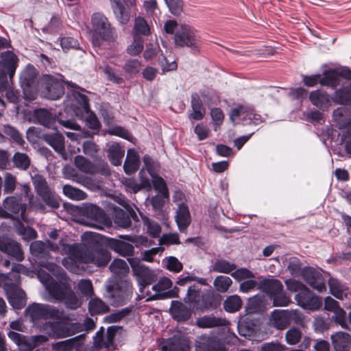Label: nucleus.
Wrapping results in <instances>:
<instances>
[{
  "label": "nucleus",
  "mask_w": 351,
  "mask_h": 351,
  "mask_svg": "<svg viewBox=\"0 0 351 351\" xmlns=\"http://www.w3.org/2000/svg\"><path fill=\"white\" fill-rule=\"evenodd\" d=\"M82 243L64 246L68 258L75 263H93L98 267L106 265L111 256L99 241V235L85 232L82 236Z\"/></svg>",
  "instance_id": "1"
},
{
  "label": "nucleus",
  "mask_w": 351,
  "mask_h": 351,
  "mask_svg": "<svg viewBox=\"0 0 351 351\" xmlns=\"http://www.w3.org/2000/svg\"><path fill=\"white\" fill-rule=\"evenodd\" d=\"M42 265L50 271L54 276L60 278L59 282L54 280L45 289L49 295V298H47V300L49 301L56 302L63 301L65 298V294L71 287V285L66 278V274L64 270L60 267L51 263H43Z\"/></svg>",
  "instance_id": "2"
},
{
  "label": "nucleus",
  "mask_w": 351,
  "mask_h": 351,
  "mask_svg": "<svg viewBox=\"0 0 351 351\" xmlns=\"http://www.w3.org/2000/svg\"><path fill=\"white\" fill-rule=\"evenodd\" d=\"M49 322L45 325L48 335L53 339H62L83 331V326L77 322H70L69 317L64 315L63 319Z\"/></svg>",
  "instance_id": "3"
},
{
  "label": "nucleus",
  "mask_w": 351,
  "mask_h": 351,
  "mask_svg": "<svg viewBox=\"0 0 351 351\" xmlns=\"http://www.w3.org/2000/svg\"><path fill=\"white\" fill-rule=\"evenodd\" d=\"M0 287L3 288L10 303L14 308H21L25 305V292L17 286L10 274H0Z\"/></svg>",
  "instance_id": "4"
},
{
  "label": "nucleus",
  "mask_w": 351,
  "mask_h": 351,
  "mask_svg": "<svg viewBox=\"0 0 351 351\" xmlns=\"http://www.w3.org/2000/svg\"><path fill=\"white\" fill-rule=\"evenodd\" d=\"M32 181L36 193L47 206L52 208H58L60 206L58 197L43 176L38 173L32 175Z\"/></svg>",
  "instance_id": "5"
},
{
  "label": "nucleus",
  "mask_w": 351,
  "mask_h": 351,
  "mask_svg": "<svg viewBox=\"0 0 351 351\" xmlns=\"http://www.w3.org/2000/svg\"><path fill=\"white\" fill-rule=\"evenodd\" d=\"M0 57V91H2L8 86V75L10 80L14 77L19 58L11 51L2 52Z\"/></svg>",
  "instance_id": "6"
},
{
  "label": "nucleus",
  "mask_w": 351,
  "mask_h": 351,
  "mask_svg": "<svg viewBox=\"0 0 351 351\" xmlns=\"http://www.w3.org/2000/svg\"><path fill=\"white\" fill-rule=\"evenodd\" d=\"M26 313L34 321L64 318L62 311L49 304L34 303L27 308Z\"/></svg>",
  "instance_id": "7"
},
{
  "label": "nucleus",
  "mask_w": 351,
  "mask_h": 351,
  "mask_svg": "<svg viewBox=\"0 0 351 351\" xmlns=\"http://www.w3.org/2000/svg\"><path fill=\"white\" fill-rule=\"evenodd\" d=\"M128 261L134 276L136 277L138 284L140 286V291L143 292L145 287L156 281V276L154 271L142 265L139 260L129 258Z\"/></svg>",
  "instance_id": "8"
},
{
  "label": "nucleus",
  "mask_w": 351,
  "mask_h": 351,
  "mask_svg": "<svg viewBox=\"0 0 351 351\" xmlns=\"http://www.w3.org/2000/svg\"><path fill=\"white\" fill-rule=\"evenodd\" d=\"M64 246H71L60 241L59 244L54 243L49 240L45 242L36 241L30 244L29 250L31 254L37 258H47L49 255V251L60 252L62 254H65L64 250Z\"/></svg>",
  "instance_id": "9"
},
{
  "label": "nucleus",
  "mask_w": 351,
  "mask_h": 351,
  "mask_svg": "<svg viewBox=\"0 0 351 351\" xmlns=\"http://www.w3.org/2000/svg\"><path fill=\"white\" fill-rule=\"evenodd\" d=\"M93 27L95 33L103 40H113L116 37L115 29L111 27L108 19L99 13L92 17Z\"/></svg>",
  "instance_id": "10"
},
{
  "label": "nucleus",
  "mask_w": 351,
  "mask_h": 351,
  "mask_svg": "<svg viewBox=\"0 0 351 351\" xmlns=\"http://www.w3.org/2000/svg\"><path fill=\"white\" fill-rule=\"evenodd\" d=\"M294 298L300 306L311 311H317L322 305V299L313 294L307 287L301 293H298Z\"/></svg>",
  "instance_id": "11"
},
{
  "label": "nucleus",
  "mask_w": 351,
  "mask_h": 351,
  "mask_svg": "<svg viewBox=\"0 0 351 351\" xmlns=\"http://www.w3.org/2000/svg\"><path fill=\"white\" fill-rule=\"evenodd\" d=\"M3 206L8 213L11 214V218L19 220L25 219L27 206L22 202L21 198L16 196L7 197L3 202Z\"/></svg>",
  "instance_id": "12"
},
{
  "label": "nucleus",
  "mask_w": 351,
  "mask_h": 351,
  "mask_svg": "<svg viewBox=\"0 0 351 351\" xmlns=\"http://www.w3.org/2000/svg\"><path fill=\"white\" fill-rule=\"evenodd\" d=\"M343 79L351 81V71L348 69L330 70L324 73L319 82L326 86L336 87L339 85Z\"/></svg>",
  "instance_id": "13"
},
{
  "label": "nucleus",
  "mask_w": 351,
  "mask_h": 351,
  "mask_svg": "<svg viewBox=\"0 0 351 351\" xmlns=\"http://www.w3.org/2000/svg\"><path fill=\"white\" fill-rule=\"evenodd\" d=\"M174 41L177 46L193 47L196 44L195 33L189 26L181 25L176 30Z\"/></svg>",
  "instance_id": "14"
},
{
  "label": "nucleus",
  "mask_w": 351,
  "mask_h": 351,
  "mask_svg": "<svg viewBox=\"0 0 351 351\" xmlns=\"http://www.w3.org/2000/svg\"><path fill=\"white\" fill-rule=\"evenodd\" d=\"M0 251L14 258L17 261L24 259V253L21 244L7 237H0Z\"/></svg>",
  "instance_id": "15"
},
{
  "label": "nucleus",
  "mask_w": 351,
  "mask_h": 351,
  "mask_svg": "<svg viewBox=\"0 0 351 351\" xmlns=\"http://www.w3.org/2000/svg\"><path fill=\"white\" fill-rule=\"evenodd\" d=\"M122 328L117 326H110L107 329L106 337H104L102 332H98L94 339V343L97 349H102L104 348L110 349L113 348L114 339L119 330Z\"/></svg>",
  "instance_id": "16"
},
{
  "label": "nucleus",
  "mask_w": 351,
  "mask_h": 351,
  "mask_svg": "<svg viewBox=\"0 0 351 351\" xmlns=\"http://www.w3.org/2000/svg\"><path fill=\"white\" fill-rule=\"evenodd\" d=\"M302 276L306 283L313 289L320 293L326 291L324 279L319 271L313 268L305 269L302 272Z\"/></svg>",
  "instance_id": "17"
},
{
  "label": "nucleus",
  "mask_w": 351,
  "mask_h": 351,
  "mask_svg": "<svg viewBox=\"0 0 351 351\" xmlns=\"http://www.w3.org/2000/svg\"><path fill=\"white\" fill-rule=\"evenodd\" d=\"M42 138L53 149L58 153L63 159L66 160L67 156L65 152L64 138L60 133L45 134Z\"/></svg>",
  "instance_id": "18"
},
{
  "label": "nucleus",
  "mask_w": 351,
  "mask_h": 351,
  "mask_svg": "<svg viewBox=\"0 0 351 351\" xmlns=\"http://www.w3.org/2000/svg\"><path fill=\"white\" fill-rule=\"evenodd\" d=\"M47 97L52 100L60 98L64 94V87L60 81L51 75L45 76Z\"/></svg>",
  "instance_id": "19"
},
{
  "label": "nucleus",
  "mask_w": 351,
  "mask_h": 351,
  "mask_svg": "<svg viewBox=\"0 0 351 351\" xmlns=\"http://www.w3.org/2000/svg\"><path fill=\"white\" fill-rule=\"evenodd\" d=\"M267 324L277 330H284L289 326L287 310L273 311L267 321Z\"/></svg>",
  "instance_id": "20"
},
{
  "label": "nucleus",
  "mask_w": 351,
  "mask_h": 351,
  "mask_svg": "<svg viewBox=\"0 0 351 351\" xmlns=\"http://www.w3.org/2000/svg\"><path fill=\"white\" fill-rule=\"evenodd\" d=\"M335 351H350L351 335L343 331L336 332L330 336Z\"/></svg>",
  "instance_id": "21"
},
{
  "label": "nucleus",
  "mask_w": 351,
  "mask_h": 351,
  "mask_svg": "<svg viewBox=\"0 0 351 351\" xmlns=\"http://www.w3.org/2000/svg\"><path fill=\"white\" fill-rule=\"evenodd\" d=\"M162 351H189V345L184 338L173 336L161 345Z\"/></svg>",
  "instance_id": "22"
},
{
  "label": "nucleus",
  "mask_w": 351,
  "mask_h": 351,
  "mask_svg": "<svg viewBox=\"0 0 351 351\" xmlns=\"http://www.w3.org/2000/svg\"><path fill=\"white\" fill-rule=\"evenodd\" d=\"M228 321L224 318L206 315L197 319L195 324L201 328H208L224 326L228 324Z\"/></svg>",
  "instance_id": "23"
},
{
  "label": "nucleus",
  "mask_w": 351,
  "mask_h": 351,
  "mask_svg": "<svg viewBox=\"0 0 351 351\" xmlns=\"http://www.w3.org/2000/svg\"><path fill=\"white\" fill-rule=\"evenodd\" d=\"M125 289L124 291L112 289L110 292L108 297L111 298L112 304L114 305H121L128 300L132 295V286L127 282L124 283Z\"/></svg>",
  "instance_id": "24"
},
{
  "label": "nucleus",
  "mask_w": 351,
  "mask_h": 351,
  "mask_svg": "<svg viewBox=\"0 0 351 351\" xmlns=\"http://www.w3.org/2000/svg\"><path fill=\"white\" fill-rule=\"evenodd\" d=\"M258 288L267 295L273 296L282 291V283L276 279H264L258 283Z\"/></svg>",
  "instance_id": "25"
},
{
  "label": "nucleus",
  "mask_w": 351,
  "mask_h": 351,
  "mask_svg": "<svg viewBox=\"0 0 351 351\" xmlns=\"http://www.w3.org/2000/svg\"><path fill=\"white\" fill-rule=\"evenodd\" d=\"M108 245L114 252L123 256H132L134 251L132 245L114 239L108 240Z\"/></svg>",
  "instance_id": "26"
},
{
  "label": "nucleus",
  "mask_w": 351,
  "mask_h": 351,
  "mask_svg": "<svg viewBox=\"0 0 351 351\" xmlns=\"http://www.w3.org/2000/svg\"><path fill=\"white\" fill-rule=\"evenodd\" d=\"M176 221L181 232L184 231L191 223V215L188 207L184 204H179L176 212Z\"/></svg>",
  "instance_id": "27"
},
{
  "label": "nucleus",
  "mask_w": 351,
  "mask_h": 351,
  "mask_svg": "<svg viewBox=\"0 0 351 351\" xmlns=\"http://www.w3.org/2000/svg\"><path fill=\"white\" fill-rule=\"evenodd\" d=\"M170 311L173 318L178 322L186 321L191 315V310L178 301L172 302Z\"/></svg>",
  "instance_id": "28"
},
{
  "label": "nucleus",
  "mask_w": 351,
  "mask_h": 351,
  "mask_svg": "<svg viewBox=\"0 0 351 351\" xmlns=\"http://www.w3.org/2000/svg\"><path fill=\"white\" fill-rule=\"evenodd\" d=\"M333 120L339 129H343L351 123V114L346 107L338 108L333 112Z\"/></svg>",
  "instance_id": "29"
},
{
  "label": "nucleus",
  "mask_w": 351,
  "mask_h": 351,
  "mask_svg": "<svg viewBox=\"0 0 351 351\" xmlns=\"http://www.w3.org/2000/svg\"><path fill=\"white\" fill-rule=\"evenodd\" d=\"M191 108L193 109V112L189 115L190 119L201 120L204 118L206 114V110L203 106L202 99L197 93L192 95Z\"/></svg>",
  "instance_id": "30"
},
{
  "label": "nucleus",
  "mask_w": 351,
  "mask_h": 351,
  "mask_svg": "<svg viewBox=\"0 0 351 351\" xmlns=\"http://www.w3.org/2000/svg\"><path fill=\"white\" fill-rule=\"evenodd\" d=\"M139 162V158L135 150L129 149L123 165L125 172L128 175L134 173L138 170Z\"/></svg>",
  "instance_id": "31"
},
{
  "label": "nucleus",
  "mask_w": 351,
  "mask_h": 351,
  "mask_svg": "<svg viewBox=\"0 0 351 351\" xmlns=\"http://www.w3.org/2000/svg\"><path fill=\"white\" fill-rule=\"evenodd\" d=\"M124 153V149L118 143H113L109 145L108 156L113 165H121Z\"/></svg>",
  "instance_id": "32"
},
{
  "label": "nucleus",
  "mask_w": 351,
  "mask_h": 351,
  "mask_svg": "<svg viewBox=\"0 0 351 351\" xmlns=\"http://www.w3.org/2000/svg\"><path fill=\"white\" fill-rule=\"evenodd\" d=\"M330 291L332 295L339 300H343L347 298V287L342 285L338 280L330 278L328 280Z\"/></svg>",
  "instance_id": "33"
},
{
  "label": "nucleus",
  "mask_w": 351,
  "mask_h": 351,
  "mask_svg": "<svg viewBox=\"0 0 351 351\" xmlns=\"http://www.w3.org/2000/svg\"><path fill=\"white\" fill-rule=\"evenodd\" d=\"M133 36H147L151 34V29L146 20L138 16L135 18L132 30Z\"/></svg>",
  "instance_id": "34"
},
{
  "label": "nucleus",
  "mask_w": 351,
  "mask_h": 351,
  "mask_svg": "<svg viewBox=\"0 0 351 351\" xmlns=\"http://www.w3.org/2000/svg\"><path fill=\"white\" fill-rule=\"evenodd\" d=\"M172 287V282L168 278L164 277L161 278L157 284L152 287V289L155 291L153 295L154 298H166L165 293Z\"/></svg>",
  "instance_id": "35"
},
{
  "label": "nucleus",
  "mask_w": 351,
  "mask_h": 351,
  "mask_svg": "<svg viewBox=\"0 0 351 351\" xmlns=\"http://www.w3.org/2000/svg\"><path fill=\"white\" fill-rule=\"evenodd\" d=\"M75 166L82 172L88 174L97 173L95 165L82 156H77L74 160Z\"/></svg>",
  "instance_id": "36"
},
{
  "label": "nucleus",
  "mask_w": 351,
  "mask_h": 351,
  "mask_svg": "<svg viewBox=\"0 0 351 351\" xmlns=\"http://www.w3.org/2000/svg\"><path fill=\"white\" fill-rule=\"evenodd\" d=\"M34 117L38 123L47 128H51L56 121V119L45 109L36 110Z\"/></svg>",
  "instance_id": "37"
},
{
  "label": "nucleus",
  "mask_w": 351,
  "mask_h": 351,
  "mask_svg": "<svg viewBox=\"0 0 351 351\" xmlns=\"http://www.w3.org/2000/svg\"><path fill=\"white\" fill-rule=\"evenodd\" d=\"M309 98L312 104L319 108L326 107L330 102L329 96L319 90L311 93Z\"/></svg>",
  "instance_id": "38"
},
{
  "label": "nucleus",
  "mask_w": 351,
  "mask_h": 351,
  "mask_svg": "<svg viewBox=\"0 0 351 351\" xmlns=\"http://www.w3.org/2000/svg\"><path fill=\"white\" fill-rule=\"evenodd\" d=\"M243 304L241 298L237 295L228 296L223 302L224 309L229 313L240 310Z\"/></svg>",
  "instance_id": "39"
},
{
  "label": "nucleus",
  "mask_w": 351,
  "mask_h": 351,
  "mask_svg": "<svg viewBox=\"0 0 351 351\" xmlns=\"http://www.w3.org/2000/svg\"><path fill=\"white\" fill-rule=\"evenodd\" d=\"M14 226L17 233L21 235L24 240L29 241L37 237L35 230L29 227H25L20 220L16 221Z\"/></svg>",
  "instance_id": "40"
},
{
  "label": "nucleus",
  "mask_w": 351,
  "mask_h": 351,
  "mask_svg": "<svg viewBox=\"0 0 351 351\" xmlns=\"http://www.w3.org/2000/svg\"><path fill=\"white\" fill-rule=\"evenodd\" d=\"M63 193L73 200H84L87 197V194L85 192L69 184L63 186Z\"/></svg>",
  "instance_id": "41"
},
{
  "label": "nucleus",
  "mask_w": 351,
  "mask_h": 351,
  "mask_svg": "<svg viewBox=\"0 0 351 351\" xmlns=\"http://www.w3.org/2000/svg\"><path fill=\"white\" fill-rule=\"evenodd\" d=\"M202 295L198 290H196L194 287H191L188 289V293L184 298V300L187 303L193 304L197 308L202 307L201 303L202 300Z\"/></svg>",
  "instance_id": "42"
},
{
  "label": "nucleus",
  "mask_w": 351,
  "mask_h": 351,
  "mask_svg": "<svg viewBox=\"0 0 351 351\" xmlns=\"http://www.w3.org/2000/svg\"><path fill=\"white\" fill-rule=\"evenodd\" d=\"M88 309L91 315H97L108 312L109 307L101 300L93 298L89 302Z\"/></svg>",
  "instance_id": "43"
},
{
  "label": "nucleus",
  "mask_w": 351,
  "mask_h": 351,
  "mask_svg": "<svg viewBox=\"0 0 351 351\" xmlns=\"http://www.w3.org/2000/svg\"><path fill=\"white\" fill-rule=\"evenodd\" d=\"M12 161L14 166L21 170L27 169L31 163L29 156L26 154L21 152H16L14 154Z\"/></svg>",
  "instance_id": "44"
},
{
  "label": "nucleus",
  "mask_w": 351,
  "mask_h": 351,
  "mask_svg": "<svg viewBox=\"0 0 351 351\" xmlns=\"http://www.w3.org/2000/svg\"><path fill=\"white\" fill-rule=\"evenodd\" d=\"M232 284V279L230 277L226 276H217L213 282V285L215 289L220 293L226 292Z\"/></svg>",
  "instance_id": "45"
},
{
  "label": "nucleus",
  "mask_w": 351,
  "mask_h": 351,
  "mask_svg": "<svg viewBox=\"0 0 351 351\" xmlns=\"http://www.w3.org/2000/svg\"><path fill=\"white\" fill-rule=\"evenodd\" d=\"M77 341L78 336L55 343L52 344V348L56 351H73Z\"/></svg>",
  "instance_id": "46"
},
{
  "label": "nucleus",
  "mask_w": 351,
  "mask_h": 351,
  "mask_svg": "<svg viewBox=\"0 0 351 351\" xmlns=\"http://www.w3.org/2000/svg\"><path fill=\"white\" fill-rule=\"evenodd\" d=\"M236 269V266L233 263L226 260H217L213 265V271L219 273L229 274Z\"/></svg>",
  "instance_id": "47"
},
{
  "label": "nucleus",
  "mask_w": 351,
  "mask_h": 351,
  "mask_svg": "<svg viewBox=\"0 0 351 351\" xmlns=\"http://www.w3.org/2000/svg\"><path fill=\"white\" fill-rule=\"evenodd\" d=\"M63 301H64V304L67 308L73 310L77 309L82 305L81 301L71 289V287H70L65 294V298Z\"/></svg>",
  "instance_id": "48"
},
{
  "label": "nucleus",
  "mask_w": 351,
  "mask_h": 351,
  "mask_svg": "<svg viewBox=\"0 0 351 351\" xmlns=\"http://www.w3.org/2000/svg\"><path fill=\"white\" fill-rule=\"evenodd\" d=\"M142 219L144 225L146 226L148 234L152 237H158L161 232L160 226L146 216H142Z\"/></svg>",
  "instance_id": "49"
},
{
  "label": "nucleus",
  "mask_w": 351,
  "mask_h": 351,
  "mask_svg": "<svg viewBox=\"0 0 351 351\" xmlns=\"http://www.w3.org/2000/svg\"><path fill=\"white\" fill-rule=\"evenodd\" d=\"M3 133L10 136L16 143L23 145L25 143L21 133L14 127L10 125H5L3 128Z\"/></svg>",
  "instance_id": "50"
},
{
  "label": "nucleus",
  "mask_w": 351,
  "mask_h": 351,
  "mask_svg": "<svg viewBox=\"0 0 351 351\" xmlns=\"http://www.w3.org/2000/svg\"><path fill=\"white\" fill-rule=\"evenodd\" d=\"M99 69L105 73L107 79L112 82L119 84L123 82V78L110 66L107 64L101 65Z\"/></svg>",
  "instance_id": "51"
},
{
  "label": "nucleus",
  "mask_w": 351,
  "mask_h": 351,
  "mask_svg": "<svg viewBox=\"0 0 351 351\" xmlns=\"http://www.w3.org/2000/svg\"><path fill=\"white\" fill-rule=\"evenodd\" d=\"M302 338V332L300 329L292 327L285 333V340L289 345H295L298 343Z\"/></svg>",
  "instance_id": "52"
},
{
  "label": "nucleus",
  "mask_w": 351,
  "mask_h": 351,
  "mask_svg": "<svg viewBox=\"0 0 351 351\" xmlns=\"http://www.w3.org/2000/svg\"><path fill=\"white\" fill-rule=\"evenodd\" d=\"M143 49V40L141 36H133L132 43L128 47L127 52L131 56H137Z\"/></svg>",
  "instance_id": "53"
},
{
  "label": "nucleus",
  "mask_w": 351,
  "mask_h": 351,
  "mask_svg": "<svg viewBox=\"0 0 351 351\" xmlns=\"http://www.w3.org/2000/svg\"><path fill=\"white\" fill-rule=\"evenodd\" d=\"M110 271L117 275L125 274L129 268L126 262L122 259H115L110 265Z\"/></svg>",
  "instance_id": "54"
},
{
  "label": "nucleus",
  "mask_w": 351,
  "mask_h": 351,
  "mask_svg": "<svg viewBox=\"0 0 351 351\" xmlns=\"http://www.w3.org/2000/svg\"><path fill=\"white\" fill-rule=\"evenodd\" d=\"M164 1L172 14L179 16L182 13L184 7L182 0H164Z\"/></svg>",
  "instance_id": "55"
},
{
  "label": "nucleus",
  "mask_w": 351,
  "mask_h": 351,
  "mask_svg": "<svg viewBox=\"0 0 351 351\" xmlns=\"http://www.w3.org/2000/svg\"><path fill=\"white\" fill-rule=\"evenodd\" d=\"M151 176L154 189L162 194L164 197H168V191L164 180L154 173H151Z\"/></svg>",
  "instance_id": "56"
},
{
  "label": "nucleus",
  "mask_w": 351,
  "mask_h": 351,
  "mask_svg": "<svg viewBox=\"0 0 351 351\" xmlns=\"http://www.w3.org/2000/svg\"><path fill=\"white\" fill-rule=\"evenodd\" d=\"M141 67V62L135 59H130L126 62L123 67V71L130 75L138 73Z\"/></svg>",
  "instance_id": "57"
},
{
  "label": "nucleus",
  "mask_w": 351,
  "mask_h": 351,
  "mask_svg": "<svg viewBox=\"0 0 351 351\" xmlns=\"http://www.w3.org/2000/svg\"><path fill=\"white\" fill-rule=\"evenodd\" d=\"M332 313H334V315L332 316V319L336 323L339 324L343 328L348 329V325L346 322V311L339 306Z\"/></svg>",
  "instance_id": "58"
},
{
  "label": "nucleus",
  "mask_w": 351,
  "mask_h": 351,
  "mask_svg": "<svg viewBox=\"0 0 351 351\" xmlns=\"http://www.w3.org/2000/svg\"><path fill=\"white\" fill-rule=\"evenodd\" d=\"M114 12L117 19L122 24H125L129 21L130 17V13L125 10V8L121 3L115 5Z\"/></svg>",
  "instance_id": "59"
},
{
  "label": "nucleus",
  "mask_w": 351,
  "mask_h": 351,
  "mask_svg": "<svg viewBox=\"0 0 351 351\" xmlns=\"http://www.w3.org/2000/svg\"><path fill=\"white\" fill-rule=\"evenodd\" d=\"M166 267L171 271L178 273L182 271L183 265L177 258L169 256L166 260Z\"/></svg>",
  "instance_id": "60"
},
{
  "label": "nucleus",
  "mask_w": 351,
  "mask_h": 351,
  "mask_svg": "<svg viewBox=\"0 0 351 351\" xmlns=\"http://www.w3.org/2000/svg\"><path fill=\"white\" fill-rule=\"evenodd\" d=\"M272 298L274 306H286L291 302L290 298L282 291L274 295Z\"/></svg>",
  "instance_id": "61"
},
{
  "label": "nucleus",
  "mask_w": 351,
  "mask_h": 351,
  "mask_svg": "<svg viewBox=\"0 0 351 351\" xmlns=\"http://www.w3.org/2000/svg\"><path fill=\"white\" fill-rule=\"evenodd\" d=\"M16 179L10 173L5 174V183L3 191L5 193H12L16 189Z\"/></svg>",
  "instance_id": "62"
},
{
  "label": "nucleus",
  "mask_w": 351,
  "mask_h": 351,
  "mask_svg": "<svg viewBox=\"0 0 351 351\" xmlns=\"http://www.w3.org/2000/svg\"><path fill=\"white\" fill-rule=\"evenodd\" d=\"M77 287L81 293L86 296L90 297L93 295V287L89 280H81L78 282Z\"/></svg>",
  "instance_id": "63"
},
{
  "label": "nucleus",
  "mask_w": 351,
  "mask_h": 351,
  "mask_svg": "<svg viewBox=\"0 0 351 351\" xmlns=\"http://www.w3.org/2000/svg\"><path fill=\"white\" fill-rule=\"evenodd\" d=\"M238 329L240 335L245 337H252L255 332L254 326H252L250 323L248 322L240 324L238 326Z\"/></svg>",
  "instance_id": "64"
}]
</instances>
